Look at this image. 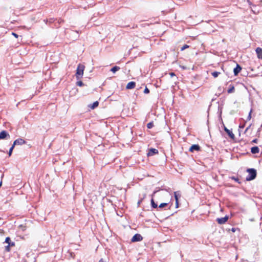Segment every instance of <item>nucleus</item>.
Listing matches in <instances>:
<instances>
[{
	"instance_id": "obj_26",
	"label": "nucleus",
	"mask_w": 262,
	"mask_h": 262,
	"mask_svg": "<svg viewBox=\"0 0 262 262\" xmlns=\"http://www.w3.org/2000/svg\"><path fill=\"white\" fill-rule=\"evenodd\" d=\"M12 247L11 246L7 245L5 246V250L7 252H9L10 251V247Z\"/></svg>"
},
{
	"instance_id": "obj_36",
	"label": "nucleus",
	"mask_w": 262,
	"mask_h": 262,
	"mask_svg": "<svg viewBox=\"0 0 262 262\" xmlns=\"http://www.w3.org/2000/svg\"><path fill=\"white\" fill-rule=\"evenodd\" d=\"M54 21V20L53 18L50 19L49 20L50 23H53Z\"/></svg>"
},
{
	"instance_id": "obj_15",
	"label": "nucleus",
	"mask_w": 262,
	"mask_h": 262,
	"mask_svg": "<svg viewBox=\"0 0 262 262\" xmlns=\"http://www.w3.org/2000/svg\"><path fill=\"white\" fill-rule=\"evenodd\" d=\"M174 196L176 201H178L179 199L181 196V193L180 191L174 192Z\"/></svg>"
},
{
	"instance_id": "obj_19",
	"label": "nucleus",
	"mask_w": 262,
	"mask_h": 262,
	"mask_svg": "<svg viewBox=\"0 0 262 262\" xmlns=\"http://www.w3.org/2000/svg\"><path fill=\"white\" fill-rule=\"evenodd\" d=\"M221 74L220 72H217V71H214L211 73V75L212 76H213L214 78H216L219 76V75Z\"/></svg>"
},
{
	"instance_id": "obj_39",
	"label": "nucleus",
	"mask_w": 262,
	"mask_h": 262,
	"mask_svg": "<svg viewBox=\"0 0 262 262\" xmlns=\"http://www.w3.org/2000/svg\"><path fill=\"white\" fill-rule=\"evenodd\" d=\"M233 232L235 231V230L234 229V228H232V230Z\"/></svg>"
},
{
	"instance_id": "obj_21",
	"label": "nucleus",
	"mask_w": 262,
	"mask_h": 262,
	"mask_svg": "<svg viewBox=\"0 0 262 262\" xmlns=\"http://www.w3.org/2000/svg\"><path fill=\"white\" fill-rule=\"evenodd\" d=\"M167 205H168V203H161L160 204V205L159 206V208H162L164 207L167 206Z\"/></svg>"
},
{
	"instance_id": "obj_27",
	"label": "nucleus",
	"mask_w": 262,
	"mask_h": 262,
	"mask_svg": "<svg viewBox=\"0 0 262 262\" xmlns=\"http://www.w3.org/2000/svg\"><path fill=\"white\" fill-rule=\"evenodd\" d=\"M251 113H252V110H251L250 112L249 113V115L248 116V117L247 118V120H250L251 118Z\"/></svg>"
},
{
	"instance_id": "obj_14",
	"label": "nucleus",
	"mask_w": 262,
	"mask_h": 262,
	"mask_svg": "<svg viewBox=\"0 0 262 262\" xmlns=\"http://www.w3.org/2000/svg\"><path fill=\"white\" fill-rule=\"evenodd\" d=\"M259 151V149L257 146H254L251 148V152L253 154H257Z\"/></svg>"
},
{
	"instance_id": "obj_28",
	"label": "nucleus",
	"mask_w": 262,
	"mask_h": 262,
	"mask_svg": "<svg viewBox=\"0 0 262 262\" xmlns=\"http://www.w3.org/2000/svg\"><path fill=\"white\" fill-rule=\"evenodd\" d=\"M144 93L145 94H148L149 93V90L147 87L144 89Z\"/></svg>"
},
{
	"instance_id": "obj_12",
	"label": "nucleus",
	"mask_w": 262,
	"mask_h": 262,
	"mask_svg": "<svg viewBox=\"0 0 262 262\" xmlns=\"http://www.w3.org/2000/svg\"><path fill=\"white\" fill-rule=\"evenodd\" d=\"M158 150L155 148H151L149 149L147 155L148 156H152L154 155L155 154H158Z\"/></svg>"
},
{
	"instance_id": "obj_24",
	"label": "nucleus",
	"mask_w": 262,
	"mask_h": 262,
	"mask_svg": "<svg viewBox=\"0 0 262 262\" xmlns=\"http://www.w3.org/2000/svg\"><path fill=\"white\" fill-rule=\"evenodd\" d=\"M76 84L79 86H82L84 85L83 83L81 81H77Z\"/></svg>"
},
{
	"instance_id": "obj_23",
	"label": "nucleus",
	"mask_w": 262,
	"mask_h": 262,
	"mask_svg": "<svg viewBox=\"0 0 262 262\" xmlns=\"http://www.w3.org/2000/svg\"><path fill=\"white\" fill-rule=\"evenodd\" d=\"M14 147V146H13V145H12V146L9 149V152H8V154H9V156H10L11 155Z\"/></svg>"
},
{
	"instance_id": "obj_33",
	"label": "nucleus",
	"mask_w": 262,
	"mask_h": 262,
	"mask_svg": "<svg viewBox=\"0 0 262 262\" xmlns=\"http://www.w3.org/2000/svg\"><path fill=\"white\" fill-rule=\"evenodd\" d=\"M252 142L254 143H257V139H255L253 140Z\"/></svg>"
},
{
	"instance_id": "obj_29",
	"label": "nucleus",
	"mask_w": 262,
	"mask_h": 262,
	"mask_svg": "<svg viewBox=\"0 0 262 262\" xmlns=\"http://www.w3.org/2000/svg\"><path fill=\"white\" fill-rule=\"evenodd\" d=\"M231 179H232V180H234L235 181H236V182H238V183H239V180H238V178H235V177H232L231 178Z\"/></svg>"
},
{
	"instance_id": "obj_13",
	"label": "nucleus",
	"mask_w": 262,
	"mask_h": 262,
	"mask_svg": "<svg viewBox=\"0 0 262 262\" xmlns=\"http://www.w3.org/2000/svg\"><path fill=\"white\" fill-rule=\"evenodd\" d=\"M5 243L8 244V245L9 246H15V243L13 242H12L11 240V238L9 237H7L6 238Z\"/></svg>"
},
{
	"instance_id": "obj_5",
	"label": "nucleus",
	"mask_w": 262,
	"mask_h": 262,
	"mask_svg": "<svg viewBox=\"0 0 262 262\" xmlns=\"http://www.w3.org/2000/svg\"><path fill=\"white\" fill-rule=\"evenodd\" d=\"M26 141L23 139L19 138L15 140L13 143V146H15L16 145H23L26 144Z\"/></svg>"
},
{
	"instance_id": "obj_25",
	"label": "nucleus",
	"mask_w": 262,
	"mask_h": 262,
	"mask_svg": "<svg viewBox=\"0 0 262 262\" xmlns=\"http://www.w3.org/2000/svg\"><path fill=\"white\" fill-rule=\"evenodd\" d=\"M189 48V46L187 45H185L184 46H183L181 49V51H184V50H185L186 49H187Z\"/></svg>"
},
{
	"instance_id": "obj_16",
	"label": "nucleus",
	"mask_w": 262,
	"mask_h": 262,
	"mask_svg": "<svg viewBox=\"0 0 262 262\" xmlns=\"http://www.w3.org/2000/svg\"><path fill=\"white\" fill-rule=\"evenodd\" d=\"M99 105L98 101H96L94 102L93 104H90L89 105V107H90L91 109L93 110L97 107Z\"/></svg>"
},
{
	"instance_id": "obj_4",
	"label": "nucleus",
	"mask_w": 262,
	"mask_h": 262,
	"mask_svg": "<svg viewBox=\"0 0 262 262\" xmlns=\"http://www.w3.org/2000/svg\"><path fill=\"white\" fill-rule=\"evenodd\" d=\"M228 219H229L228 216L226 215L224 217L217 218L216 219V221L219 224L222 225V224H225L228 221Z\"/></svg>"
},
{
	"instance_id": "obj_22",
	"label": "nucleus",
	"mask_w": 262,
	"mask_h": 262,
	"mask_svg": "<svg viewBox=\"0 0 262 262\" xmlns=\"http://www.w3.org/2000/svg\"><path fill=\"white\" fill-rule=\"evenodd\" d=\"M154 126V123L152 122H149L147 124V127L148 128H151Z\"/></svg>"
},
{
	"instance_id": "obj_1",
	"label": "nucleus",
	"mask_w": 262,
	"mask_h": 262,
	"mask_svg": "<svg viewBox=\"0 0 262 262\" xmlns=\"http://www.w3.org/2000/svg\"><path fill=\"white\" fill-rule=\"evenodd\" d=\"M247 171L248 172V176L246 177L247 181H250L254 180L256 178L257 172L255 169L248 168Z\"/></svg>"
},
{
	"instance_id": "obj_38",
	"label": "nucleus",
	"mask_w": 262,
	"mask_h": 262,
	"mask_svg": "<svg viewBox=\"0 0 262 262\" xmlns=\"http://www.w3.org/2000/svg\"><path fill=\"white\" fill-rule=\"evenodd\" d=\"M62 19H59V20H58V23H61V22H62Z\"/></svg>"
},
{
	"instance_id": "obj_6",
	"label": "nucleus",
	"mask_w": 262,
	"mask_h": 262,
	"mask_svg": "<svg viewBox=\"0 0 262 262\" xmlns=\"http://www.w3.org/2000/svg\"><path fill=\"white\" fill-rule=\"evenodd\" d=\"M200 150V147L198 144L192 145L189 148V151L193 152L194 151H199Z\"/></svg>"
},
{
	"instance_id": "obj_30",
	"label": "nucleus",
	"mask_w": 262,
	"mask_h": 262,
	"mask_svg": "<svg viewBox=\"0 0 262 262\" xmlns=\"http://www.w3.org/2000/svg\"><path fill=\"white\" fill-rule=\"evenodd\" d=\"M12 34L14 36H15L16 38H17V37H18V35L17 34H16L15 33H14V32H12Z\"/></svg>"
},
{
	"instance_id": "obj_9",
	"label": "nucleus",
	"mask_w": 262,
	"mask_h": 262,
	"mask_svg": "<svg viewBox=\"0 0 262 262\" xmlns=\"http://www.w3.org/2000/svg\"><path fill=\"white\" fill-rule=\"evenodd\" d=\"M241 70H242L241 67L239 64H237L236 67L233 70V72H234V75H235V76L237 75L241 71Z\"/></svg>"
},
{
	"instance_id": "obj_7",
	"label": "nucleus",
	"mask_w": 262,
	"mask_h": 262,
	"mask_svg": "<svg viewBox=\"0 0 262 262\" xmlns=\"http://www.w3.org/2000/svg\"><path fill=\"white\" fill-rule=\"evenodd\" d=\"M255 52L258 58L262 59V49L260 47H257L255 50Z\"/></svg>"
},
{
	"instance_id": "obj_35",
	"label": "nucleus",
	"mask_w": 262,
	"mask_h": 262,
	"mask_svg": "<svg viewBox=\"0 0 262 262\" xmlns=\"http://www.w3.org/2000/svg\"><path fill=\"white\" fill-rule=\"evenodd\" d=\"M244 126H245L244 124H243V125L240 124L239 126V127L243 128L244 127Z\"/></svg>"
},
{
	"instance_id": "obj_37",
	"label": "nucleus",
	"mask_w": 262,
	"mask_h": 262,
	"mask_svg": "<svg viewBox=\"0 0 262 262\" xmlns=\"http://www.w3.org/2000/svg\"><path fill=\"white\" fill-rule=\"evenodd\" d=\"M99 262H105L102 258H101Z\"/></svg>"
},
{
	"instance_id": "obj_10",
	"label": "nucleus",
	"mask_w": 262,
	"mask_h": 262,
	"mask_svg": "<svg viewBox=\"0 0 262 262\" xmlns=\"http://www.w3.org/2000/svg\"><path fill=\"white\" fill-rule=\"evenodd\" d=\"M136 86V82L134 81H130L127 83L126 86V89H133Z\"/></svg>"
},
{
	"instance_id": "obj_8",
	"label": "nucleus",
	"mask_w": 262,
	"mask_h": 262,
	"mask_svg": "<svg viewBox=\"0 0 262 262\" xmlns=\"http://www.w3.org/2000/svg\"><path fill=\"white\" fill-rule=\"evenodd\" d=\"M7 137H10V136L7 131L3 130L0 133V140L4 139L6 138Z\"/></svg>"
},
{
	"instance_id": "obj_11",
	"label": "nucleus",
	"mask_w": 262,
	"mask_h": 262,
	"mask_svg": "<svg viewBox=\"0 0 262 262\" xmlns=\"http://www.w3.org/2000/svg\"><path fill=\"white\" fill-rule=\"evenodd\" d=\"M224 130L226 132V133L228 134V135L232 139L234 138V135L232 133V131L228 129L227 127H224Z\"/></svg>"
},
{
	"instance_id": "obj_34",
	"label": "nucleus",
	"mask_w": 262,
	"mask_h": 262,
	"mask_svg": "<svg viewBox=\"0 0 262 262\" xmlns=\"http://www.w3.org/2000/svg\"><path fill=\"white\" fill-rule=\"evenodd\" d=\"M169 74L170 75L171 77L175 76V74L174 73H170Z\"/></svg>"
},
{
	"instance_id": "obj_31",
	"label": "nucleus",
	"mask_w": 262,
	"mask_h": 262,
	"mask_svg": "<svg viewBox=\"0 0 262 262\" xmlns=\"http://www.w3.org/2000/svg\"><path fill=\"white\" fill-rule=\"evenodd\" d=\"M251 126V125L250 124L246 128V129L245 130V133L247 132L248 130V129L250 128Z\"/></svg>"
},
{
	"instance_id": "obj_20",
	"label": "nucleus",
	"mask_w": 262,
	"mask_h": 262,
	"mask_svg": "<svg viewBox=\"0 0 262 262\" xmlns=\"http://www.w3.org/2000/svg\"><path fill=\"white\" fill-rule=\"evenodd\" d=\"M235 89L234 86L232 85L230 86V88L228 90V93H232L234 92Z\"/></svg>"
},
{
	"instance_id": "obj_2",
	"label": "nucleus",
	"mask_w": 262,
	"mask_h": 262,
	"mask_svg": "<svg viewBox=\"0 0 262 262\" xmlns=\"http://www.w3.org/2000/svg\"><path fill=\"white\" fill-rule=\"evenodd\" d=\"M85 67L84 65L81 64H79L76 73V76L77 79H79L82 77L83 75V71L84 70Z\"/></svg>"
},
{
	"instance_id": "obj_32",
	"label": "nucleus",
	"mask_w": 262,
	"mask_h": 262,
	"mask_svg": "<svg viewBox=\"0 0 262 262\" xmlns=\"http://www.w3.org/2000/svg\"><path fill=\"white\" fill-rule=\"evenodd\" d=\"M176 208L179 207V202L178 201H176Z\"/></svg>"
},
{
	"instance_id": "obj_3",
	"label": "nucleus",
	"mask_w": 262,
	"mask_h": 262,
	"mask_svg": "<svg viewBox=\"0 0 262 262\" xmlns=\"http://www.w3.org/2000/svg\"><path fill=\"white\" fill-rule=\"evenodd\" d=\"M143 239L142 236L140 234H136L132 237L131 241L132 242H140Z\"/></svg>"
},
{
	"instance_id": "obj_18",
	"label": "nucleus",
	"mask_w": 262,
	"mask_h": 262,
	"mask_svg": "<svg viewBox=\"0 0 262 262\" xmlns=\"http://www.w3.org/2000/svg\"><path fill=\"white\" fill-rule=\"evenodd\" d=\"M151 207L154 208H158V205L157 203H156L154 201V199H152L151 200Z\"/></svg>"
},
{
	"instance_id": "obj_17",
	"label": "nucleus",
	"mask_w": 262,
	"mask_h": 262,
	"mask_svg": "<svg viewBox=\"0 0 262 262\" xmlns=\"http://www.w3.org/2000/svg\"><path fill=\"white\" fill-rule=\"evenodd\" d=\"M120 69V68L119 67L115 66L111 69V71H112L113 73H115L116 72L118 71Z\"/></svg>"
}]
</instances>
